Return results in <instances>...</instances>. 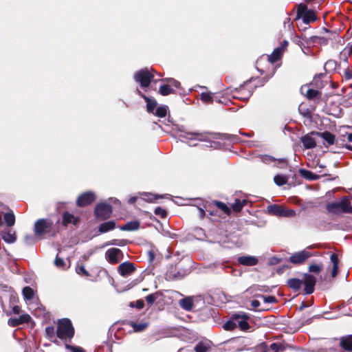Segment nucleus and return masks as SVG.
Segmentation results:
<instances>
[{
    "label": "nucleus",
    "mask_w": 352,
    "mask_h": 352,
    "mask_svg": "<svg viewBox=\"0 0 352 352\" xmlns=\"http://www.w3.org/2000/svg\"><path fill=\"white\" fill-rule=\"evenodd\" d=\"M316 278L309 273L303 274V280L296 278H289L287 280V285L294 292H298L304 285L303 292L306 295L311 294L314 292L316 284Z\"/></svg>",
    "instance_id": "obj_1"
},
{
    "label": "nucleus",
    "mask_w": 352,
    "mask_h": 352,
    "mask_svg": "<svg viewBox=\"0 0 352 352\" xmlns=\"http://www.w3.org/2000/svg\"><path fill=\"white\" fill-rule=\"evenodd\" d=\"M326 210L329 214L341 215L352 214V206L348 197H342L339 201H331L326 204Z\"/></svg>",
    "instance_id": "obj_2"
},
{
    "label": "nucleus",
    "mask_w": 352,
    "mask_h": 352,
    "mask_svg": "<svg viewBox=\"0 0 352 352\" xmlns=\"http://www.w3.org/2000/svg\"><path fill=\"white\" fill-rule=\"evenodd\" d=\"M75 330L69 318L59 319L57 322L56 330V336L61 340L70 341L74 336Z\"/></svg>",
    "instance_id": "obj_3"
},
{
    "label": "nucleus",
    "mask_w": 352,
    "mask_h": 352,
    "mask_svg": "<svg viewBox=\"0 0 352 352\" xmlns=\"http://www.w3.org/2000/svg\"><path fill=\"white\" fill-rule=\"evenodd\" d=\"M190 269H185L182 263H179L177 265H171L165 273V279L168 281H175L181 280L190 273Z\"/></svg>",
    "instance_id": "obj_4"
},
{
    "label": "nucleus",
    "mask_w": 352,
    "mask_h": 352,
    "mask_svg": "<svg viewBox=\"0 0 352 352\" xmlns=\"http://www.w3.org/2000/svg\"><path fill=\"white\" fill-rule=\"evenodd\" d=\"M113 207L107 202L98 203L94 208V216L98 221H106L109 219L112 214Z\"/></svg>",
    "instance_id": "obj_5"
},
{
    "label": "nucleus",
    "mask_w": 352,
    "mask_h": 352,
    "mask_svg": "<svg viewBox=\"0 0 352 352\" xmlns=\"http://www.w3.org/2000/svg\"><path fill=\"white\" fill-rule=\"evenodd\" d=\"M154 72V69L149 70L146 67L142 69L134 74V80L139 82L142 87H148L153 80L154 75L153 72Z\"/></svg>",
    "instance_id": "obj_6"
},
{
    "label": "nucleus",
    "mask_w": 352,
    "mask_h": 352,
    "mask_svg": "<svg viewBox=\"0 0 352 352\" xmlns=\"http://www.w3.org/2000/svg\"><path fill=\"white\" fill-rule=\"evenodd\" d=\"M34 231L36 235H43L54 232V223L49 219H39L34 223Z\"/></svg>",
    "instance_id": "obj_7"
},
{
    "label": "nucleus",
    "mask_w": 352,
    "mask_h": 352,
    "mask_svg": "<svg viewBox=\"0 0 352 352\" xmlns=\"http://www.w3.org/2000/svg\"><path fill=\"white\" fill-rule=\"evenodd\" d=\"M302 18L303 23L309 24L317 20L316 12L313 10H308L307 6L304 3L297 6L296 19Z\"/></svg>",
    "instance_id": "obj_8"
},
{
    "label": "nucleus",
    "mask_w": 352,
    "mask_h": 352,
    "mask_svg": "<svg viewBox=\"0 0 352 352\" xmlns=\"http://www.w3.org/2000/svg\"><path fill=\"white\" fill-rule=\"evenodd\" d=\"M188 135H191L190 139H195L199 141L208 142L210 140V136L214 135L215 137H212V138L221 139V140H232L234 139L235 136L229 134H212L208 132L204 133H196V132H190L187 133Z\"/></svg>",
    "instance_id": "obj_9"
},
{
    "label": "nucleus",
    "mask_w": 352,
    "mask_h": 352,
    "mask_svg": "<svg viewBox=\"0 0 352 352\" xmlns=\"http://www.w3.org/2000/svg\"><path fill=\"white\" fill-rule=\"evenodd\" d=\"M266 210L269 214L278 217H291L296 214L294 210H286L283 206L278 204L269 205Z\"/></svg>",
    "instance_id": "obj_10"
},
{
    "label": "nucleus",
    "mask_w": 352,
    "mask_h": 352,
    "mask_svg": "<svg viewBox=\"0 0 352 352\" xmlns=\"http://www.w3.org/2000/svg\"><path fill=\"white\" fill-rule=\"evenodd\" d=\"M322 31L324 32L325 33L328 34L329 36H310L309 38H307L305 37V38H303V40L306 41V42L308 44L318 43L320 45H326L329 43V39H336L337 34L335 32L330 31L325 28H324L322 29Z\"/></svg>",
    "instance_id": "obj_11"
},
{
    "label": "nucleus",
    "mask_w": 352,
    "mask_h": 352,
    "mask_svg": "<svg viewBox=\"0 0 352 352\" xmlns=\"http://www.w3.org/2000/svg\"><path fill=\"white\" fill-rule=\"evenodd\" d=\"M316 255V254L314 252H311L307 250H303L302 251L296 252L289 256V261L295 265H302L308 258Z\"/></svg>",
    "instance_id": "obj_12"
},
{
    "label": "nucleus",
    "mask_w": 352,
    "mask_h": 352,
    "mask_svg": "<svg viewBox=\"0 0 352 352\" xmlns=\"http://www.w3.org/2000/svg\"><path fill=\"white\" fill-rule=\"evenodd\" d=\"M252 78L245 81L243 85L239 86V87L235 88L233 90V97L240 100H248L252 95V91L246 90L245 86L251 82Z\"/></svg>",
    "instance_id": "obj_13"
},
{
    "label": "nucleus",
    "mask_w": 352,
    "mask_h": 352,
    "mask_svg": "<svg viewBox=\"0 0 352 352\" xmlns=\"http://www.w3.org/2000/svg\"><path fill=\"white\" fill-rule=\"evenodd\" d=\"M123 256L122 250L116 248H109L105 252V258L111 265L118 263Z\"/></svg>",
    "instance_id": "obj_14"
},
{
    "label": "nucleus",
    "mask_w": 352,
    "mask_h": 352,
    "mask_svg": "<svg viewBox=\"0 0 352 352\" xmlns=\"http://www.w3.org/2000/svg\"><path fill=\"white\" fill-rule=\"evenodd\" d=\"M96 199L95 192L87 191L80 194L76 199V205L78 207H85L94 203Z\"/></svg>",
    "instance_id": "obj_15"
},
{
    "label": "nucleus",
    "mask_w": 352,
    "mask_h": 352,
    "mask_svg": "<svg viewBox=\"0 0 352 352\" xmlns=\"http://www.w3.org/2000/svg\"><path fill=\"white\" fill-rule=\"evenodd\" d=\"M117 271L120 276L127 277L136 271V266L132 262L124 261L118 265Z\"/></svg>",
    "instance_id": "obj_16"
},
{
    "label": "nucleus",
    "mask_w": 352,
    "mask_h": 352,
    "mask_svg": "<svg viewBox=\"0 0 352 352\" xmlns=\"http://www.w3.org/2000/svg\"><path fill=\"white\" fill-rule=\"evenodd\" d=\"M250 316L248 314H235L232 315V319L235 320H241L238 321V327L241 331H245L250 329V326L248 322V320L250 319Z\"/></svg>",
    "instance_id": "obj_17"
},
{
    "label": "nucleus",
    "mask_w": 352,
    "mask_h": 352,
    "mask_svg": "<svg viewBox=\"0 0 352 352\" xmlns=\"http://www.w3.org/2000/svg\"><path fill=\"white\" fill-rule=\"evenodd\" d=\"M32 320L28 314H23L19 318H10L8 320V324L12 327H16L23 324H28Z\"/></svg>",
    "instance_id": "obj_18"
},
{
    "label": "nucleus",
    "mask_w": 352,
    "mask_h": 352,
    "mask_svg": "<svg viewBox=\"0 0 352 352\" xmlns=\"http://www.w3.org/2000/svg\"><path fill=\"white\" fill-rule=\"evenodd\" d=\"M311 134L316 135L318 137L322 138L327 143V145L326 146L333 145L336 141V136L333 133L327 131L324 132H312Z\"/></svg>",
    "instance_id": "obj_19"
},
{
    "label": "nucleus",
    "mask_w": 352,
    "mask_h": 352,
    "mask_svg": "<svg viewBox=\"0 0 352 352\" xmlns=\"http://www.w3.org/2000/svg\"><path fill=\"white\" fill-rule=\"evenodd\" d=\"M137 93L139 96H140L145 102H146V110L148 113H153L154 109H155L157 106V101L153 98H150L146 95H144L141 91H140L138 89H137Z\"/></svg>",
    "instance_id": "obj_20"
},
{
    "label": "nucleus",
    "mask_w": 352,
    "mask_h": 352,
    "mask_svg": "<svg viewBox=\"0 0 352 352\" xmlns=\"http://www.w3.org/2000/svg\"><path fill=\"white\" fill-rule=\"evenodd\" d=\"M283 50L281 47H277L276 48L273 52L267 56V63L268 64L272 67V69H275V67H274V63L278 60H279L283 55Z\"/></svg>",
    "instance_id": "obj_21"
},
{
    "label": "nucleus",
    "mask_w": 352,
    "mask_h": 352,
    "mask_svg": "<svg viewBox=\"0 0 352 352\" xmlns=\"http://www.w3.org/2000/svg\"><path fill=\"white\" fill-rule=\"evenodd\" d=\"M63 221L62 224L65 227H67L69 224L72 223L73 225L76 226L79 222V218L75 217L74 214L69 213V212L66 211L63 213Z\"/></svg>",
    "instance_id": "obj_22"
},
{
    "label": "nucleus",
    "mask_w": 352,
    "mask_h": 352,
    "mask_svg": "<svg viewBox=\"0 0 352 352\" xmlns=\"http://www.w3.org/2000/svg\"><path fill=\"white\" fill-rule=\"evenodd\" d=\"M238 262L245 266H254L258 263V261L255 256H243L238 258Z\"/></svg>",
    "instance_id": "obj_23"
},
{
    "label": "nucleus",
    "mask_w": 352,
    "mask_h": 352,
    "mask_svg": "<svg viewBox=\"0 0 352 352\" xmlns=\"http://www.w3.org/2000/svg\"><path fill=\"white\" fill-rule=\"evenodd\" d=\"M116 228V223L115 221H104L100 224L98 228L99 233H105L111 230H114Z\"/></svg>",
    "instance_id": "obj_24"
},
{
    "label": "nucleus",
    "mask_w": 352,
    "mask_h": 352,
    "mask_svg": "<svg viewBox=\"0 0 352 352\" xmlns=\"http://www.w3.org/2000/svg\"><path fill=\"white\" fill-rule=\"evenodd\" d=\"M200 99L202 102L206 104H212L214 101L217 102H221L219 100L217 99V96L211 92H203L200 94Z\"/></svg>",
    "instance_id": "obj_25"
},
{
    "label": "nucleus",
    "mask_w": 352,
    "mask_h": 352,
    "mask_svg": "<svg viewBox=\"0 0 352 352\" xmlns=\"http://www.w3.org/2000/svg\"><path fill=\"white\" fill-rule=\"evenodd\" d=\"M305 96L309 100H317L319 102L321 99L322 93L316 89H307Z\"/></svg>",
    "instance_id": "obj_26"
},
{
    "label": "nucleus",
    "mask_w": 352,
    "mask_h": 352,
    "mask_svg": "<svg viewBox=\"0 0 352 352\" xmlns=\"http://www.w3.org/2000/svg\"><path fill=\"white\" fill-rule=\"evenodd\" d=\"M301 142L306 149H310L316 146L315 140L309 134L301 138Z\"/></svg>",
    "instance_id": "obj_27"
},
{
    "label": "nucleus",
    "mask_w": 352,
    "mask_h": 352,
    "mask_svg": "<svg viewBox=\"0 0 352 352\" xmlns=\"http://www.w3.org/2000/svg\"><path fill=\"white\" fill-rule=\"evenodd\" d=\"M215 206L217 209L220 210L223 214L229 216L231 213L230 208L224 203L214 200L210 205L209 207Z\"/></svg>",
    "instance_id": "obj_28"
},
{
    "label": "nucleus",
    "mask_w": 352,
    "mask_h": 352,
    "mask_svg": "<svg viewBox=\"0 0 352 352\" xmlns=\"http://www.w3.org/2000/svg\"><path fill=\"white\" fill-rule=\"evenodd\" d=\"M249 203L247 199H234V202L232 204V208L234 212H239L243 209V206H246Z\"/></svg>",
    "instance_id": "obj_29"
},
{
    "label": "nucleus",
    "mask_w": 352,
    "mask_h": 352,
    "mask_svg": "<svg viewBox=\"0 0 352 352\" xmlns=\"http://www.w3.org/2000/svg\"><path fill=\"white\" fill-rule=\"evenodd\" d=\"M45 338L48 339L50 341L54 342L56 344H58V341L56 340L55 335L56 331L54 326H48L45 327Z\"/></svg>",
    "instance_id": "obj_30"
},
{
    "label": "nucleus",
    "mask_w": 352,
    "mask_h": 352,
    "mask_svg": "<svg viewBox=\"0 0 352 352\" xmlns=\"http://www.w3.org/2000/svg\"><path fill=\"white\" fill-rule=\"evenodd\" d=\"M340 346L346 351H352V339L349 336H343L340 338Z\"/></svg>",
    "instance_id": "obj_31"
},
{
    "label": "nucleus",
    "mask_w": 352,
    "mask_h": 352,
    "mask_svg": "<svg viewBox=\"0 0 352 352\" xmlns=\"http://www.w3.org/2000/svg\"><path fill=\"white\" fill-rule=\"evenodd\" d=\"M1 237L4 241L8 243H14L16 240V236L14 231L11 230H8L7 231H3L1 233Z\"/></svg>",
    "instance_id": "obj_32"
},
{
    "label": "nucleus",
    "mask_w": 352,
    "mask_h": 352,
    "mask_svg": "<svg viewBox=\"0 0 352 352\" xmlns=\"http://www.w3.org/2000/svg\"><path fill=\"white\" fill-rule=\"evenodd\" d=\"M140 223L138 221H131L120 227V230L123 231H135L140 228Z\"/></svg>",
    "instance_id": "obj_33"
},
{
    "label": "nucleus",
    "mask_w": 352,
    "mask_h": 352,
    "mask_svg": "<svg viewBox=\"0 0 352 352\" xmlns=\"http://www.w3.org/2000/svg\"><path fill=\"white\" fill-rule=\"evenodd\" d=\"M299 172L302 177H303L305 179H306L309 181H315L320 178V175H316L309 170L300 168L299 170Z\"/></svg>",
    "instance_id": "obj_34"
},
{
    "label": "nucleus",
    "mask_w": 352,
    "mask_h": 352,
    "mask_svg": "<svg viewBox=\"0 0 352 352\" xmlns=\"http://www.w3.org/2000/svg\"><path fill=\"white\" fill-rule=\"evenodd\" d=\"M330 260L333 263L331 276L334 278L335 276H337L338 272L339 258L338 254L336 253H332L330 256Z\"/></svg>",
    "instance_id": "obj_35"
},
{
    "label": "nucleus",
    "mask_w": 352,
    "mask_h": 352,
    "mask_svg": "<svg viewBox=\"0 0 352 352\" xmlns=\"http://www.w3.org/2000/svg\"><path fill=\"white\" fill-rule=\"evenodd\" d=\"M298 111L300 115H302L303 117L311 119L313 116V111L309 109V108L307 107V106L304 104L301 103L298 107Z\"/></svg>",
    "instance_id": "obj_36"
},
{
    "label": "nucleus",
    "mask_w": 352,
    "mask_h": 352,
    "mask_svg": "<svg viewBox=\"0 0 352 352\" xmlns=\"http://www.w3.org/2000/svg\"><path fill=\"white\" fill-rule=\"evenodd\" d=\"M179 305L186 311H191L193 308V300L190 297L184 298L180 300Z\"/></svg>",
    "instance_id": "obj_37"
},
{
    "label": "nucleus",
    "mask_w": 352,
    "mask_h": 352,
    "mask_svg": "<svg viewBox=\"0 0 352 352\" xmlns=\"http://www.w3.org/2000/svg\"><path fill=\"white\" fill-rule=\"evenodd\" d=\"M158 93L163 96H166L175 94V91L173 88L170 87V85L164 84L160 86Z\"/></svg>",
    "instance_id": "obj_38"
},
{
    "label": "nucleus",
    "mask_w": 352,
    "mask_h": 352,
    "mask_svg": "<svg viewBox=\"0 0 352 352\" xmlns=\"http://www.w3.org/2000/svg\"><path fill=\"white\" fill-rule=\"evenodd\" d=\"M3 218L8 227H12L14 225L15 216L12 212L5 213Z\"/></svg>",
    "instance_id": "obj_39"
},
{
    "label": "nucleus",
    "mask_w": 352,
    "mask_h": 352,
    "mask_svg": "<svg viewBox=\"0 0 352 352\" xmlns=\"http://www.w3.org/2000/svg\"><path fill=\"white\" fill-rule=\"evenodd\" d=\"M162 82H166L168 83V85H170V87H175L176 89H180L181 88V83L177 80L173 78H162L159 80Z\"/></svg>",
    "instance_id": "obj_40"
},
{
    "label": "nucleus",
    "mask_w": 352,
    "mask_h": 352,
    "mask_svg": "<svg viewBox=\"0 0 352 352\" xmlns=\"http://www.w3.org/2000/svg\"><path fill=\"white\" fill-rule=\"evenodd\" d=\"M323 269V264L320 263H311L309 265L308 270L311 273L319 274Z\"/></svg>",
    "instance_id": "obj_41"
},
{
    "label": "nucleus",
    "mask_w": 352,
    "mask_h": 352,
    "mask_svg": "<svg viewBox=\"0 0 352 352\" xmlns=\"http://www.w3.org/2000/svg\"><path fill=\"white\" fill-rule=\"evenodd\" d=\"M275 184L278 186H283L288 182V177L282 175H276L274 177Z\"/></svg>",
    "instance_id": "obj_42"
},
{
    "label": "nucleus",
    "mask_w": 352,
    "mask_h": 352,
    "mask_svg": "<svg viewBox=\"0 0 352 352\" xmlns=\"http://www.w3.org/2000/svg\"><path fill=\"white\" fill-rule=\"evenodd\" d=\"M23 295L25 300H30L34 296V292L30 287L27 286L23 289Z\"/></svg>",
    "instance_id": "obj_43"
},
{
    "label": "nucleus",
    "mask_w": 352,
    "mask_h": 352,
    "mask_svg": "<svg viewBox=\"0 0 352 352\" xmlns=\"http://www.w3.org/2000/svg\"><path fill=\"white\" fill-rule=\"evenodd\" d=\"M129 325L133 327L135 332H140L146 329L148 326L147 323H135L134 322H130Z\"/></svg>",
    "instance_id": "obj_44"
},
{
    "label": "nucleus",
    "mask_w": 352,
    "mask_h": 352,
    "mask_svg": "<svg viewBox=\"0 0 352 352\" xmlns=\"http://www.w3.org/2000/svg\"><path fill=\"white\" fill-rule=\"evenodd\" d=\"M210 349L209 344L203 342H199L195 346V352H207Z\"/></svg>",
    "instance_id": "obj_45"
},
{
    "label": "nucleus",
    "mask_w": 352,
    "mask_h": 352,
    "mask_svg": "<svg viewBox=\"0 0 352 352\" xmlns=\"http://www.w3.org/2000/svg\"><path fill=\"white\" fill-rule=\"evenodd\" d=\"M153 113L157 117L164 118V117H166V113H167V107L166 106L158 107L156 109L155 112V113L153 112Z\"/></svg>",
    "instance_id": "obj_46"
},
{
    "label": "nucleus",
    "mask_w": 352,
    "mask_h": 352,
    "mask_svg": "<svg viewBox=\"0 0 352 352\" xmlns=\"http://www.w3.org/2000/svg\"><path fill=\"white\" fill-rule=\"evenodd\" d=\"M236 327H237V324L235 322L233 321V319L228 320L223 325V328L226 331H233L235 329H236Z\"/></svg>",
    "instance_id": "obj_47"
},
{
    "label": "nucleus",
    "mask_w": 352,
    "mask_h": 352,
    "mask_svg": "<svg viewBox=\"0 0 352 352\" xmlns=\"http://www.w3.org/2000/svg\"><path fill=\"white\" fill-rule=\"evenodd\" d=\"M144 196L145 197L144 199L148 202H155L157 199L164 197L163 195H155L152 193H145Z\"/></svg>",
    "instance_id": "obj_48"
},
{
    "label": "nucleus",
    "mask_w": 352,
    "mask_h": 352,
    "mask_svg": "<svg viewBox=\"0 0 352 352\" xmlns=\"http://www.w3.org/2000/svg\"><path fill=\"white\" fill-rule=\"evenodd\" d=\"M270 349L274 352H283L285 349V346L282 344L277 342L271 344Z\"/></svg>",
    "instance_id": "obj_49"
},
{
    "label": "nucleus",
    "mask_w": 352,
    "mask_h": 352,
    "mask_svg": "<svg viewBox=\"0 0 352 352\" xmlns=\"http://www.w3.org/2000/svg\"><path fill=\"white\" fill-rule=\"evenodd\" d=\"M76 272L78 274L84 276L86 277L90 276V274L89 272L85 269V266L83 265H78L76 268Z\"/></svg>",
    "instance_id": "obj_50"
},
{
    "label": "nucleus",
    "mask_w": 352,
    "mask_h": 352,
    "mask_svg": "<svg viewBox=\"0 0 352 352\" xmlns=\"http://www.w3.org/2000/svg\"><path fill=\"white\" fill-rule=\"evenodd\" d=\"M259 298H261L264 302L265 303H276L278 302V300L274 296H263V295H258Z\"/></svg>",
    "instance_id": "obj_51"
},
{
    "label": "nucleus",
    "mask_w": 352,
    "mask_h": 352,
    "mask_svg": "<svg viewBox=\"0 0 352 352\" xmlns=\"http://www.w3.org/2000/svg\"><path fill=\"white\" fill-rule=\"evenodd\" d=\"M154 213L162 219H165L167 217L166 210L162 207H157L154 210Z\"/></svg>",
    "instance_id": "obj_52"
},
{
    "label": "nucleus",
    "mask_w": 352,
    "mask_h": 352,
    "mask_svg": "<svg viewBox=\"0 0 352 352\" xmlns=\"http://www.w3.org/2000/svg\"><path fill=\"white\" fill-rule=\"evenodd\" d=\"M54 265L58 268L61 269H65L66 266L65 261L62 258L59 257L58 255L56 256L54 259Z\"/></svg>",
    "instance_id": "obj_53"
},
{
    "label": "nucleus",
    "mask_w": 352,
    "mask_h": 352,
    "mask_svg": "<svg viewBox=\"0 0 352 352\" xmlns=\"http://www.w3.org/2000/svg\"><path fill=\"white\" fill-rule=\"evenodd\" d=\"M274 162L276 163V166L280 168H286L288 164V161L286 158L276 159V161Z\"/></svg>",
    "instance_id": "obj_54"
},
{
    "label": "nucleus",
    "mask_w": 352,
    "mask_h": 352,
    "mask_svg": "<svg viewBox=\"0 0 352 352\" xmlns=\"http://www.w3.org/2000/svg\"><path fill=\"white\" fill-rule=\"evenodd\" d=\"M157 298V294H151L146 296L145 300L148 305H152Z\"/></svg>",
    "instance_id": "obj_55"
},
{
    "label": "nucleus",
    "mask_w": 352,
    "mask_h": 352,
    "mask_svg": "<svg viewBox=\"0 0 352 352\" xmlns=\"http://www.w3.org/2000/svg\"><path fill=\"white\" fill-rule=\"evenodd\" d=\"M65 348L70 349L72 352H85L83 349L80 346H72L67 344H65Z\"/></svg>",
    "instance_id": "obj_56"
},
{
    "label": "nucleus",
    "mask_w": 352,
    "mask_h": 352,
    "mask_svg": "<svg viewBox=\"0 0 352 352\" xmlns=\"http://www.w3.org/2000/svg\"><path fill=\"white\" fill-rule=\"evenodd\" d=\"M274 74V70L272 71V72L270 74L266 75L265 77L262 78L261 80H259V86L264 85L265 83H266L268 80L272 77V76Z\"/></svg>",
    "instance_id": "obj_57"
},
{
    "label": "nucleus",
    "mask_w": 352,
    "mask_h": 352,
    "mask_svg": "<svg viewBox=\"0 0 352 352\" xmlns=\"http://www.w3.org/2000/svg\"><path fill=\"white\" fill-rule=\"evenodd\" d=\"M262 161L265 164H270L271 162H275L276 158L271 155H265L262 157Z\"/></svg>",
    "instance_id": "obj_58"
},
{
    "label": "nucleus",
    "mask_w": 352,
    "mask_h": 352,
    "mask_svg": "<svg viewBox=\"0 0 352 352\" xmlns=\"http://www.w3.org/2000/svg\"><path fill=\"white\" fill-rule=\"evenodd\" d=\"M256 291H259L262 292H271V289L267 285H257L255 289Z\"/></svg>",
    "instance_id": "obj_59"
},
{
    "label": "nucleus",
    "mask_w": 352,
    "mask_h": 352,
    "mask_svg": "<svg viewBox=\"0 0 352 352\" xmlns=\"http://www.w3.org/2000/svg\"><path fill=\"white\" fill-rule=\"evenodd\" d=\"M148 260L150 263H153L155 258V254L153 250H148L147 252Z\"/></svg>",
    "instance_id": "obj_60"
},
{
    "label": "nucleus",
    "mask_w": 352,
    "mask_h": 352,
    "mask_svg": "<svg viewBox=\"0 0 352 352\" xmlns=\"http://www.w3.org/2000/svg\"><path fill=\"white\" fill-rule=\"evenodd\" d=\"M135 307L139 309H142L144 307V302L142 300H138L135 302Z\"/></svg>",
    "instance_id": "obj_61"
},
{
    "label": "nucleus",
    "mask_w": 352,
    "mask_h": 352,
    "mask_svg": "<svg viewBox=\"0 0 352 352\" xmlns=\"http://www.w3.org/2000/svg\"><path fill=\"white\" fill-rule=\"evenodd\" d=\"M279 262H280V259L278 258L272 257L270 259L269 264L273 265L278 264Z\"/></svg>",
    "instance_id": "obj_62"
},
{
    "label": "nucleus",
    "mask_w": 352,
    "mask_h": 352,
    "mask_svg": "<svg viewBox=\"0 0 352 352\" xmlns=\"http://www.w3.org/2000/svg\"><path fill=\"white\" fill-rule=\"evenodd\" d=\"M345 78L347 80H350L352 78V72L349 69H346L344 72Z\"/></svg>",
    "instance_id": "obj_63"
},
{
    "label": "nucleus",
    "mask_w": 352,
    "mask_h": 352,
    "mask_svg": "<svg viewBox=\"0 0 352 352\" xmlns=\"http://www.w3.org/2000/svg\"><path fill=\"white\" fill-rule=\"evenodd\" d=\"M21 309V307L18 305H14L12 307V312L15 314H19Z\"/></svg>",
    "instance_id": "obj_64"
}]
</instances>
